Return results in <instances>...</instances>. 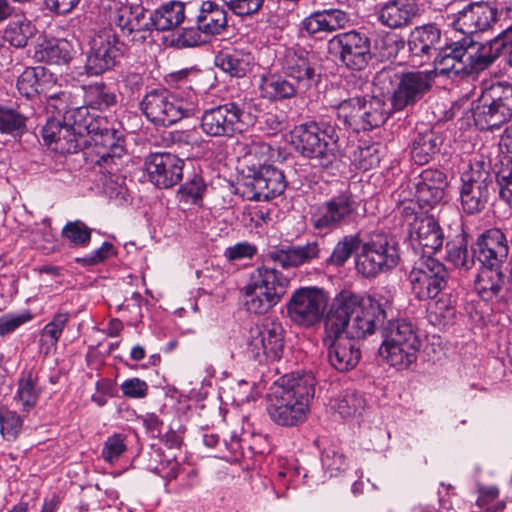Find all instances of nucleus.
I'll list each match as a JSON object with an SVG mask.
<instances>
[{
  "mask_svg": "<svg viewBox=\"0 0 512 512\" xmlns=\"http://www.w3.org/2000/svg\"><path fill=\"white\" fill-rule=\"evenodd\" d=\"M386 318L387 312L376 300L342 291L324 319V334L333 338L345 335L357 341L374 334Z\"/></svg>",
  "mask_w": 512,
  "mask_h": 512,
  "instance_id": "nucleus-1",
  "label": "nucleus"
},
{
  "mask_svg": "<svg viewBox=\"0 0 512 512\" xmlns=\"http://www.w3.org/2000/svg\"><path fill=\"white\" fill-rule=\"evenodd\" d=\"M315 385L311 372H293L276 381L267 395L266 409L272 421L285 427L303 423L315 394Z\"/></svg>",
  "mask_w": 512,
  "mask_h": 512,
  "instance_id": "nucleus-2",
  "label": "nucleus"
},
{
  "mask_svg": "<svg viewBox=\"0 0 512 512\" xmlns=\"http://www.w3.org/2000/svg\"><path fill=\"white\" fill-rule=\"evenodd\" d=\"M382 344L380 356L399 370L417 360L421 339L415 325L407 319H387L380 326Z\"/></svg>",
  "mask_w": 512,
  "mask_h": 512,
  "instance_id": "nucleus-3",
  "label": "nucleus"
},
{
  "mask_svg": "<svg viewBox=\"0 0 512 512\" xmlns=\"http://www.w3.org/2000/svg\"><path fill=\"white\" fill-rule=\"evenodd\" d=\"M292 143L302 156L323 168L337 161L339 135L335 126L326 121H310L296 126L291 133Z\"/></svg>",
  "mask_w": 512,
  "mask_h": 512,
  "instance_id": "nucleus-4",
  "label": "nucleus"
},
{
  "mask_svg": "<svg viewBox=\"0 0 512 512\" xmlns=\"http://www.w3.org/2000/svg\"><path fill=\"white\" fill-rule=\"evenodd\" d=\"M474 124L480 130H494L512 118V84L499 81L486 85L473 102Z\"/></svg>",
  "mask_w": 512,
  "mask_h": 512,
  "instance_id": "nucleus-5",
  "label": "nucleus"
},
{
  "mask_svg": "<svg viewBox=\"0 0 512 512\" xmlns=\"http://www.w3.org/2000/svg\"><path fill=\"white\" fill-rule=\"evenodd\" d=\"M336 118L346 129L367 131L379 127L389 117L385 102L377 97L367 99L362 96L330 102Z\"/></svg>",
  "mask_w": 512,
  "mask_h": 512,
  "instance_id": "nucleus-6",
  "label": "nucleus"
},
{
  "mask_svg": "<svg viewBox=\"0 0 512 512\" xmlns=\"http://www.w3.org/2000/svg\"><path fill=\"white\" fill-rule=\"evenodd\" d=\"M140 109L151 123L167 127L183 117L194 115L198 110V98L192 94L183 101L166 89H153L143 97Z\"/></svg>",
  "mask_w": 512,
  "mask_h": 512,
  "instance_id": "nucleus-7",
  "label": "nucleus"
},
{
  "mask_svg": "<svg viewBox=\"0 0 512 512\" xmlns=\"http://www.w3.org/2000/svg\"><path fill=\"white\" fill-rule=\"evenodd\" d=\"M289 280L275 268L259 267L245 287V306L249 312L263 313L285 295Z\"/></svg>",
  "mask_w": 512,
  "mask_h": 512,
  "instance_id": "nucleus-8",
  "label": "nucleus"
},
{
  "mask_svg": "<svg viewBox=\"0 0 512 512\" xmlns=\"http://www.w3.org/2000/svg\"><path fill=\"white\" fill-rule=\"evenodd\" d=\"M399 261V245L395 238L384 233H375L362 244L355 266L363 277L375 278L381 273L393 270Z\"/></svg>",
  "mask_w": 512,
  "mask_h": 512,
  "instance_id": "nucleus-9",
  "label": "nucleus"
},
{
  "mask_svg": "<svg viewBox=\"0 0 512 512\" xmlns=\"http://www.w3.org/2000/svg\"><path fill=\"white\" fill-rule=\"evenodd\" d=\"M84 130L93 142L92 152L95 153V164L103 167L108 173L117 171L125 153L123 134L109 127L108 122L103 118L85 119Z\"/></svg>",
  "mask_w": 512,
  "mask_h": 512,
  "instance_id": "nucleus-10",
  "label": "nucleus"
},
{
  "mask_svg": "<svg viewBox=\"0 0 512 512\" xmlns=\"http://www.w3.org/2000/svg\"><path fill=\"white\" fill-rule=\"evenodd\" d=\"M359 202L349 190L333 195L319 204L311 214V226L324 233H329L344 225L357 223L361 218Z\"/></svg>",
  "mask_w": 512,
  "mask_h": 512,
  "instance_id": "nucleus-11",
  "label": "nucleus"
},
{
  "mask_svg": "<svg viewBox=\"0 0 512 512\" xmlns=\"http://www.w3.org/2000/svg\"><path fill=\"white\" fill-rule=\"evenodd\" d=\"M284 347L285 329L278 319L266 317L250 328L246 353L259 364L279 360Z\"/></svg>",
  "mask_w": 512,
  "mask_h": 512,
  "instance_id": "nucleus-12",
  "label": "nucleus"
},
{
  "mask_svg": "<svg viewBox=\"0 0 512 512\" xmlns=\"http://www.w3.org/2000/svg\"><path fill=\"white\" fill-rule=\"evenodd\" d=\"M252 123L245 104L228 102L203 112L200 127L210 137H233L243 133Z\"/></svg>",
  "mask_w": 512,
  "mask_h": 512,
  "instance_id": "nucleus-13",
  "label": "nucleus"
},
{
  "mask_svg": "<svg viewBox=\"0 0 512 512\" xmlns=\"http://www.w3.org/2000/svg\"><path fill=\"white\" fill-rule=\"evenodd\" d=\"M227 26L225 8L214 1H203L195 17V24L184 28L178 41L183 47L199 46L223 33Z\"/></svg>",
  "mask_w": 512,
  "mask_h": 512,
  "instance_id": "nucleus-14",
  "label": "nucleus"
},
{
  "mask_svg": "<svg viewBox=\"0 0 512 512\" xmlns=\"http://www.w3.org/2000/svg\"><path fill=\"white\" fill-rule=\"evenodd\" d=\"M412 294L420 301L435 299L447 287L446 266L429 255H421L409 273Z\"/></svg>",
  "mask_w": 512,
  "mask_h": 512,
  "instance_id": "nucleus-15",
  "label": "nucleus"
},
{
  "mask_svg": "<svg viewBox=\"0 0 512 512\" xmlns=\"http://www.w3.org/2000/svg\"><path fill=\"white\" fill-rule=\"evenodd\" d=\"M391 70H382L378 73L379 81L392 79ZM397 84L391 96V105L394 110L401 111L419 102L433 86L434 74L431 71H411L397 75Z\"/></svg>",
  "mask_w": 512,
  "mask_h": 512,
  "instance_id": "nucleus-16",
  "label": "nucleus"
},
{
  "mask_svg": "<svg viewBox=\"0 0 512 512\" xmlns=\"http://www.w3.org/2000/svg\"><path fill=\"white\" fill-rule=\"evenodd\" d=\"M328 295L315 286L296 289L286 304L289 319L296 325L310 328L323 318L328 305Z\"/></svg>",
  "mask_w": 512,
  "mask_h": 512,
  "instance_id": "nucleus-17",
  "label": "nucleus"
},
{
  "mask_svg": "<svg viewBox=\"0 0 512 512\" xmlns=\"http://www.w3.org/2000/svg\"><path fill=\"white\" fill-rule=\"evenodd\" d=\"M122 44L111 28H103L94 33L89 41L85 71L98 76L112 69L122 56Z\"/></svg>",
  "mask_w": 512,
  "mask_h": 512,
  "instance_id": "nucleus-18",
  "label": "nucleus"
},
{
  "mask_svg": "<svg viewBox=\"0 0 512 512\" xmlns=\"http://www.w3.org/2000/svg\"><path fill=\"white\" fill-rule=\"evenodd\" d=\"M492 184L490 172L480 163L463 172L459 189L462 210L469 215L483 211L488 203Z\"/></svg>",
  "mask_w": 512,
  "mask_h": 512,
  "instance_id": "nucleus-19",
  "label": "nucleus"
},
{
  "mask_svg": "<svg viewBox=\"0 0 512 512\" xmlns=\"http://www.w3.org/2000/svg\"><path fill=\"white\" fill-rule=\"evenodd\" d=\"M107 10L110 24L117 26L129 41L143 43L148 38V19L143 6L111 0Z\"/></svg>",
  "mask_w": 512,
  "mask_h": 512,
  "instance_id": "nucleus-20",
  "label": "nucleus"
},
{
  "mask_svg": "<svg viewBox=\"0 0 512 512\" xmlns=\"http://www.w3.org/2000/svg\"><path fill=\"white\" fill-rule=\"evenodd\" d=\"M279 62L283 74L293 80L300 94L307 93L321 81V73L316 63L304 49H286Z\"/></svg>",
  "mask_w": 512,
  "mask_h": 512,
  "instance_id": "nucleus-21",
  "label": "nucleus"
},
{
  "mask_svg": "<svg viewBox=\"0 0 512 512\" xmlns=\"http://www.w3.org/2000/svg\"><path fill=\"white\" fill-rule=\"evenodd\" d=\"M243 177V191L249 200L269 201L280 196L287 187L282 170L273 165H261Z\"/></svg>",
  "mask_w": 512,
  "mask_h": 512,
  "instance_id": "nucleus-22",
  "label": "nucleus"
},
{
  "mask_svg": "<svg viewBox=\"0 0 512 512\" xmlns=\"http://www.w3.org/2000/svg\"><path fill=\"white\" fill-rule=\"evenodd\" d=\"M328 49L352 70H362L371 58L370 39L355 30L335 35L329 40Z\"/></svg>",
  "mask_w": 512,
  "mask_h": 512,
  "instance_id": "nucleus-23",
  "label": "nucleus"
},
{
  "mask_svg": "<svg viewBox=\"0 0 512 512\" xmlns=\"http://www.w3.org/2000/svg\"><path fill=\"white\" fill-rule=\"evenodd\" d=\"M84 123L75 120L73 125L63 124L59 119H49L42 128L44 142L56 153H76L87 143L82 135Z\"/></svg>",
  "mask_w": 512,
  "mask_h": 512,
  "instance_id": "nucleus-24",
  "label": "nucleus"
},
{
  "mask_svg": "<svg viewBox=\"0 0 512 512\" xmlns=\"http://www.w3.org/2000/svg\"><path fill=\"white\" fill-rule=\"evenodd\" d=\"M144 165L149 181L160 189L175 186L183 176L184 161L172 153H152Z\"/></svg>",
  "mask_w": 512,
  "mask_h": 512,
  "instance_id": "nucleus-25",
  "label": "nucleus"
},
{
  "mask_svg": "<svg viewBox=\"0 0 512 512\" xmlns=\"http://www.w3.org/2000/svg\"><path fill=\"white\" fill-rule=\"evenodd\" d=\"M410 241L422 255L432 256L443 245L444 235L438 222L432 216L415 218L410 227Z\"/></svg>",
  "mask_w": 512,
  "mask_h": 512,
  "instance_id": "nucleus-26",
  "label": "nucleus"
},
{
  "mask_svg": "<svg viewBox=\"0 0 512 512\" xmlns=\"http://www.w3.org/2000/svg\"><path fill=\"white\" fill-rule=\"evenodd\" d=\"M475 253L481 265H503L509 254L505 234L497 228L485 230L477 237Z\"/></svg>",
  "mask_w": 512,
  "mask_h": 512,
  "instance_id": "nucleus-27",
  "label": "nucleus"
},
{
  "mask_svg": "<svg viewBox=\"0 0 512 512\" xmlns=\"http://www.w3.org/2000/svg\"><path fill=\"white\" fill-rule=\"evenodd\" d=\"M324 342L328 346V360L337 371L352 370L359 363L361 351L357 341L343 335L333 338L325 334Z\"/></svg>",
  "mask_w": 512,
  "mask_h": 512,
  "instance_id": "nucleus-28",
  "label": "nucleus"
},
{
  "mask_svg": "<svg viewBox=\"0 0 512 512\" xmlns=\"http://www.w3.org/2000/svg\"><path fill=\"white\" fill-rule=\"evenodd\" d=\"M465 37L446 43L434 58L435 72L453 78L467 75Z\"/></svg>",
  "mask_w": 512,
  "mask_h": 512,
  "instance_id": "nucleus-29",
  "label": "nucleus"
},
{
  "mask_svg": "<svg viewBox=\"0 0 512 512\" xmlns=\"http://www.w3.org/2000/svg\"><path fill=\"white\" fill-rule=\"evenodd\" d=\"M447 186L446 175L437 169H425L415 184L416 197L423 208H433L441 203Z\"/></svg>",
  "mask_w": 512,
  "mask_h": 512,
  "instance_id": "nucleus-30",
  "label": "nucleus"
},
{
  "mask_svg": "<svg viewBox=\"0 0 512 512\" xmlns=\"http://www.w3.org/2000/svg\"><path fill=\"white\" fill-rule=\"evenodd\" d=\"M499 149L502 155L495 163L499 194L508 204H512V124L502 133Z\"/></svg>",
  "mask_w": 512,
  "mask_h": 512,
  "instance_id": "nucleus-31",
  "label": "nucleus"
},
{
  "mask_svg": "<svg viewBox=\"0 0 512 512\" xmlns=\"http://www.w3.org/2000/svg\"><path fill=\"white\" fill-rule=\"evenodd\" d=\"M493 20V11L487 5L468 4L458 12L455 28L463 33L464 37L487 30Z\"/></svg>",
  "mask_w": 512,
  "mask_h": 512,
  "instance_id": "nucleus-32",
  "label": "nucleus"
},
{
  "mask_svg": "<svg viewBox=\"0 0 512 512\" xmlns=\"http://www.w3.org/2000/svg\"><path fill=\"white\" fill-rule=\"evenodd\" d=\"M465 42L467 44V48H465L467 75L487 69L501 56L500 49L495 50L496 37L486 43H480L471 37H465Z\"/></svg>",
  "mask_w": 512,
  "mask_h": 512,
  "instance_id": "nucleus-33",
  "label": "nucleus"
},
{
  "mask_svg": "<svg viewBox=\"0 0 512 512\" xmlns=\"http://www.w3.org/2000/svg\"><path fill=\"white\" fill-rule=\"evenodd\" d=\"M322 247L318 241L305 245H296L288 249H277L270 252V258L283 268L298 267L320 258Z\"/></svg>",
  "mask_w": 512,
  "mask_h": 512,
  "instance_id": "nucleus-34",
  "label": "nucleus"
},
{
  "mask_svg": "<svg viewBox=\"0 0 512 512\" xmlns=\"http://www.w3.org/2000/svg\"><path fill=\"white\" fill-rule=\"evenodd\" d=\"M417 12L414 0H389L381 7L378 19L382 25L398 29L408 26Z\"/></svg>",
  "mask_w": 512,
  "mask_h": 512,
  "instance_id": "nucleus-35",
  "label": "nucleus"
},
{
  "mask_svg": "<svg viewBox=\"0 0 512 512\" xmlns=\"http://www.w3.org/2000/svg\"><path fill=\"white\" fill-rule=\"evenodd\" d=\"M506 277L502 265H481L474 280V288L484 301H492L502 292Z\"/></svg>",
  "mask_w": 512,
  "mask_h": 512,
  "instance_id": "nucleus-36",
  "label": "nucleus"
},
{
  "mask_svg": "<svg viewBox=\"0 0 512 512\" xmlns=\"http://www.w3.org/2000/svg\"><path fill=\"white\" fill-rule=\"evenodd\" d=\"M441 31L433 24L414 28L408 39V47L413 57H430L439 47Z\"/></svg>",
  "mask_w": 512,
  "mask_h": 512,
  "instance_id": "nucleus-37",
  "label": "nucleus"
},
{
  "mask_svg": "<svg viewBox=\"0 0 512 512\" xmlns=\"http://www.w3.org/2000/svg\"><path fill=\"white\" fill-rule=\"evenodd\" d=\"M349 20L347 13L339 9L317 11L304 19L303 29L311 35L321 32L331 33L345 28Z\"/></svg>",
  "mask_w": 512,
  "mask_h": 512,
  "instance_id": "nucleus-38",
  "label": "nucleus"
},
{
  "mask_svg": "<svg viewBox=\"0 0 512 512\" xmlns=\"http://www.w3.org/2000/svg\"><path fill=\"white\" fill-rule=\"evenodd\" d=\"M185 19V4L180 1H169L162 4L148 18L149 32L169 31L178 27Z\"/></svg>",
  "mask_w": 512,
  "mask_h": 512,
  "instance_id": "nucleus-39",
  "label": "nucleus"
},
{
  "mask_svg": "<svg viewBox=\"0 0 512 512\" xmlns=\"http://www.w3.org/2000/svg\"><path fill=\"white\" fill-rule=\"evenodd\" d=\"M261 95L269 100H285L300 94V90L288 79L270 74L263 76L260 83Z\"/></svg>",
  "mask_w": 512,
  "mask_h": 512,
  "instance_id": "nucleus-40",
  "label": "nucleus"
},
{
  "mask_svg": "<svg viewBox=\"0 0 512 512\" xmlns=\"http://www.w3.org/2000/svg\"><path fill=\"white\" fill-rule=\"evenodd\" d=\"M47 75L43 67L26 68L17 79V89L19 93L27 98H32L36 94H45L47 87Z\"/></svg>",
  "mask_w": 512,
  "mask_h": 512,
  "instance_id": "nucleus-41",
  "label": "nucleus"
},
{
  "mask_svg": "<svg viewBox=\"0 0 512 512\" xmlns=\"http://www.w3.org/2000/svg\"><path fill=\"white\" fill-rule=\"evenodd\" d=\"M475 256V245L473 251H469L467 241L462 235L446 243V259L460 271H470L475 266Z\"/></svg>",
  "mask_w": 512,
  "mask_h": 512,
  "instance_id": "nucleus-42",
  "label": "nucleus"
},
{
  "mask_svg": "<svg viewBox=\"0 0 512 512\" xmlns=\"http://www.w3.org/2000/svg\"><path fill=\"white\" fill-rule=\"evenodd\" d=\"M71 315L67 311H58L48 322L40 333V348L45 355H48L51 350L56 349L57 343L69 322Z\"/></svg>",
  "mask_w": 512,
  "mask_h": 512,
  "instance_id": "nucleus-43",
  "label": "nucleus"
},
{
  "mask_svg": "<svg viewBox=\"0 0 512 512\" xmlns=\"http://www.w3.org/2000/svg\"><path fill=\"white\" fill-rule=\"evenodd\" d=\"M40 394L41 388L38 386L37 378L31 371L23 372L18 380L15 401L28 412L36 406Z\"/></svg>",
  "mask_w": 512,
  "mask_h": 512,
  "instance_id": "nucleus-44",
  "label": "nucleus"
},
{
  "mask_svg": "<svg viewBox=\"0 0 512 512\" xmlns=\"http://www.w3.org/2000/svg\"><path fill=\"white\" fill-rule=\"evenodd\" d=\"M441 143V137L432 130L418 133L413 140L411 150L414 161L420 165L427 163L431 156L439 150Z\"/></svg>",
  "mask_w": 512,
  "mask_h": 512,
  "instance_id": "nucleus-45",
  "label": "nucleus"
},
{
  "mask_svg": "<svg viewBox=\"0 0 512 512\" xmlns=\"http://www.w3.org/2000/svg\"><path fill=\"white\" fill-rule=\"evenodd\" d=\"M35 26L30 20L20 18L8 23L4 30L3 39L15 48H24L28 41L35 35Z\"/></svg>",
  "mask_w": 512,
  "mask_h": 512,
  "instance_id": "nucleus-46",
  "label": "nucleus"
},
{
  "mask_svg": "<svg viewBox=\"0 0 512 512\" xmlns=\"http://www.w3.org/2000/svg\"><path fill=\"white\" fill-rule=\"evenodd\" d=\"M27 116L19 110L0 104V133L20 137L27 131Z\"/></svg>",
  "mask_w": 512,
  "mask_h": 512,
  "instance_id": "nucleus-47",
  "label": "nucleus"
},
{
  "mask_svg": "<svg viewBox=\"0 0 512 512\" xmlns=\"http://www.w3.org/2000/svg\"><path fill=\"white\" fill-rule=\"evenodd\" d=\"M215 64L231 76L242 77L250 68V57L238 51L221 52L216 56Z\"/></svg>",
  "mask_w": 512,
  "mask_h": 512,
  "instance_id": "nucleus-48",
  "label": "nucleus"
},
{
  "mask_svg": "<svg viewBox=\"0 0 512 512\" xmlns=\"http://www.w3.org/2000/svg\"><path fill=\"white\" fill-rule=\"evenodd\" d=\"M427 308L429 321L433 325L446 326L455 316V308L449 294L441 292Z\"/></svg>",
  "mask_w": 512,
  "mask_h": 512,
  "instance_id": "nucleus-49",
  "label": "nucleus"
},
{
  "mask_svg": "<svg viewBox=\"0 0 512 512\" xmlns=\"http://www.w3.org/2000/svg\"><path fill=\"white\" fill-rule=\"evenodd\" d=\"M361 246L360 234L345 235L335 245L327 263L336 267L343 266L352 254Z\"/></svg>",
  "mask_w": 512,
  "mask_h": 512,
  "instance_id": "nucleus-50",
  "label": "nucleus"
},
{
  "mask_svg": "<svg viewBox=\"0 0 512 512\" xmlns=\"http://www.w3.org/2000/svg\"><path fill=\"white\" fill-rule=\"evenodd\" d=\"M365 408V399L355 391H346L338 398L334 409L343 417L351 418L362 414Z\"/></svg>",
  "mask_w": 512,
  "mask_h": 512,
  "instance_id": "nucleus-51",
  "label": "nucleus"
},
{
  "mask_svg": "<svg viewBox=\"0 0 512 512\" xmlns=\"http://www.w3.org/2000/svg\"><path fill=\"white\" fill-rule=\"evenodd\" d=\"M92 229L80 220L70 221L62 229V237L75 247H86L91 240Z\"/></svg>",
  "mask_w": 512,
  "mask_h": 512,
  "instance_id": "nucleus-52",
  "label": "nucleus"
},
{
  "mask_svg": "<svg viewBox=\"0 0 512 512\" xmlns=\"http://www.w3.org/2000/svg\"><path fill=\"white\" fill-rule=\"evenodd\" d=\"M382 148L379 144H364L354 152V162L358 168L369 170L376 167L381 160Z\"/></svg>",
  "mask_w": 512,
  "mask_h": 512,
  "instance_id": "nucleus-53",
  "label": "nucleus"
},
{
  "mask_svg": "<svg viewBox=\"0 0 512 512\" xmlns=\"http://www.w3.org/2000/svg\"><path fill=\"white\" fill-rule=\"evenodd\" d=\"M40 53L48 64H67L71 60L70 45L65 40L49 42Z\"/></svg>",
  "mask_w": 512,
  "mask_h": 512,
  "instance_id": "nucleus-54",
  "label": "nucleus"
},
{
  "mask_svg": "<svg viewBox=\"0 0 512 512\" xmlns=\"http://www.w3.org/2000/svg\"><path fill=\"white\" fill-rule=\"evenodd\" d=\"M86 97L90 106L102 110L115 104L116 96L104 83H95L86 90Z\"/></svg>",
  "mask_w": 512,
  "mask_h": 512,
  "instance_id": "nucleus-55",
  "label": "nucleus"
},
{
  "mask_svg": "<svg viewBox=\"0 0 512 512\" xmlns=\"http://www.w3.org/2000/svg\"><path fill=\"white\" fill-rule=\"evenodd\" d=\"M22 419L20 416L7 408H0V432L8 441L17 438L22 428Z\"/></svg>",
  "mask_w": 512,
  "mask_h": 512,
  "instance_id": "nucleus-56",
  "label": "nucleus"
},
{
  "mask_svg": "<svg viewBox=\"0 0 512 512\" xmlns=\"http://www.w3.org/2000/svg\"><path fill=\"white\" fill-rule=\"evenodd\" d=\"M321 461L331 477L338 476L347 467L345 456L333 447L324 450Z\"/></svg>",
  "mask_w": 512,
  "mask_h": 512,
  "instance_id": "nucleus-57",
  "label": "nucleus"
},
{
  "mask_svg": "<svg viewBox=\"0 0 512 512\" xmlns=\"http://www.w3.org/2000/svg\"><path fill=\"white\" fill-rule=\"evenodd\" d=\"M206 191V184L201 176L194 174L179 189V194L186 202L196 203L202 199Z\"/></svg>",
  "mask_w": 512,
  "mask_h": 512,
  "instance_id": "nucleus-58",
  "label": "nucleus"
},
{
  "mask_svg": "<svg viewBox=\"0 0 512 512\" xmlns=\"http://www.w3.org/2000/svg\"><path fill=\"white\" fill-rule=\"evenodd\" d=\"M126 450L125 436L114 434L107 438L102 449V457L109 463H114Z\"/></svg>",
  "mask_w": 512,
  "mask_h": 512,
  "instance_id": "nucleus-59",
  "label": "nucleus"
},
{
  "mask_svg": "<svg viewBox=\"0 0 512 512\" xmlns=\"http://www.w3.org/2000/svg\"><path fill=\"white\" fill-rule=\"evenodd\" d=\"M32 319L33 315L28 310L19 314H4L0 317V336L4 337L7 334L14 332L17 328L31 321Z\"/></svg>",
  "mask_w": 512,
  "mask_h": 512,
  "instance_id": "nucleus-60",
  "label": "nucleus"
},
{
  "mask_svg": "<svg viewBox=\"0 0 512 512\" xmlns=\"http://www.w3.org/2000/svg\"><path fill=\"white\" fill-rule=\"evenodd\" d=\"M237 16L245 17L257 13L263 6L264 0H222Z\"/></svg>",
  "mask_w": 512,
  "mask_h": 512,
  "instance_id": "nucleus-61",
  "label": "nucleus"
},
{
  "mask_svg": "<svg viewBox=\"0 0 512 512\" xmlns=\"http://www.w3.org/2000/svg\"><path fill=\"white\" fill-rule=\"evenodd\" d=\"M47 102V109L58 115L69 112L70 95L65 91L50 92L48 89L44 94Z\"/></svg>",
  "mask_w": 512,
  "mask_h": 512,
  "instance_id": "nucleus-62",
  "label": "nucleus"
},
{
  "mask_svg": "<svg viewBox=\"0 0 512 512\" xmlns=\"http://www.w3.org/2000/svg\"><path fill=\"white\" fill-rule=\"evenodd\" d=\"M113 254V245L110 242H104L100 248L92 251L84 257L76 258V262L84 266H93L109 258Z\"/></svg>",
  "mask_w": 512,
  "mask_h": 512,
  "instance_id": "nucleus-63",
  "label": "nucleus"
},
{
  "mask_svg": "<svg viewBox=\"0 0 512 512\" xmlns=\"http://www.w3.org/2000/svg\"><path fill=\"white\" fill-rule=\"evenodd\" d=\"M500 49L501 56L512 66V26L496 36L495 50Z\"/></svg>",
  "mask_w": 512,
  "mask_h": 512,
  "instance_id": "nucleus-64",
  "label": "nucleus"
}]
</instances>
